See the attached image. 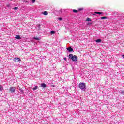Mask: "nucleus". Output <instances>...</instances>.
I'll return each instance as SVG.
<instances>
[{"label": "nucleus", "mask_w": 124, "mask_h": 124, "mask_svg": "<svg viewBox=\"0 0 124 124\" xmlns=\"http://www.w3.org/2000/svg\"><path fill=\"white\" fill-rule=\"evenodd\" d=\"M13 61L15 62H21V59L18 58V57H16L14 58L13 59Z\"/></svg>", "instance_id": "obj_4"}, {"label": "nucleus", "mask_w": 124, "mask_h": 124, "mask_svg": "<svg viewBox=\"0 0 124 124\" xmlns=\"http://www.w3.org/2000/svg\"><path fill=\"white\" fill-rule=\"evenodd\" d=\"M43 14H44V15H48V12L47 11H44L43 13Z\"/></svg>", "instance_id": "obj_11"}, {"label": "nucleus", "mask_w": 124, "mask_h": 124, "mask_svg": "<svg viewBox=\"0 0 124 124\" xmlns=\"http://www.w3.org/2000/svg\"><path fill=\"white\" fill-rule=\"evenodd\" d=\"M13 9H14V10H17V9H18V7H16L14 8Z\"/></svg>", "instance_id": "obj_19"}, {"label": "nucleus", "mask_w": 124, "mask_h": 124, "mask_svg": "<svg viewBox=\"0 0 124 124\" xmlns=\"http://www.w3.org/2000/svg\"><path fill=\"white\" fill-rule=\"evenodd\" d=\"M59 20H60V21H61V20H62V18H59Z\"/></svg>", "instance_id": "obj_23"}, {"label": "nucleus", "mask_w": 124, "mask_h": 124, "mask_svg": "<svg viewBox=\"0 0 124 124\" xmlns=\"http://www.w3.org/2000/svg\"><path fill=\"white\" fill-rule=\"evenodd\" d=\"M73 12H74L75 13H77V12H78V10H75V9H73Z\"/></svg>", "instance_id": "obj_15"}, {"label": "nucleus", "mask_w": 124, "mask_h": 124, "mask_svg": "<svg viewBox=\"0 0 124 124\" xmlns=\"http://www.w3.org/2000/svg\"><path fill=\"white\" fill-rule=\"evenodd\" d=\"M86 21H87V22H91L92 21V19L87 18Z\"/></svg>", "instance_id": "obj_14"}, {"label": "nucleus", "mask_w": 124, "mask_h": 124, "mask_svg": "<svg viewBox=\"0 0 124 124\" xmlns=\"http://www.w3.org/2000/svg\"><path fill=\"white\" fill-rule=\"evenodd\" d=\"M40 87L41 88H45L46 87V84L45 83H41Z\"/></svg>", "instance_id": "obj_6"}, {"label": "nucleus", "mask_w": 124, "mask_h": 124, "mask_svg": "<svg viewBox=\"0 0 124 124\" xmlns=\"http://www.w3.org/2000/svg\"><path fill=\"white\" fill-rule=\"evenodd\" d=\"M69 58L70 60H72L73 62H77V61H78V57H77L76 55H73L72 54L69 55Z\"/></svg>", "instance_id": "obj_1"}, {"label": "nucleus", "mask_w": 124, "mask_h": 124, "mask_svg": "<svg viewBox=\"0 0 124 124\" xmlns=\"http://www.w3.org/2000/svg\"><path fill=\"white\" fill-rule=\"evenodd\" d=\"M119 93L120 94H123L124 95V90H120Z\"/></svg>", "instance_id": "obj_8"}, {"label": "nucleus", "mask_w": 124, "mask_h": 124, "mask_svg": "<svg viewBox=\"0 0 124 124\" xmlns=\"http://www.w3.org/2000/svg\"><path fill=\"white\" fill-rule=\"evenodd\" d=\"M34 39H35V40H39V38L36 37H34Z\"/></svg>", "instance_id": "obj_20"}, {"label": "nucleus", "mask_w": 124, "mask_h": 124, "mask_svg": "<svg viewBox=\"0 0 124 124\" xmlns=\"http://www.w3.org/2000/svg\"><path fill=\"white\" fill-rule=\"evenodd\" d=\"M95 14H99V15L102 14V12H95Z\"/></svg>", "instance_id": "obj_10"}, {"label": "nucleus", "mask_w": 124, "mask_h": 124, "mask_svg": "<svg viewBox=\"0 0 124 124\" xmlns=\"http://www.w3.org/2000/svg\"><path fill=\"white\" fill-rule=\"evenodd\" d=\"M50 33H51V34H55V31H51Z\"/></svg>", "instance_id": "obj_18"}, {"label": "nucleus", "mask_w": 124, "mask_h": 124, "mask_svg": "<svg viewBox=\"0 0 124 124\" xmlns=\"http://www.w3.org/2000/svg\"><path fill=\"white\" fill-rule=\"evenodd\" d=\"M16 89L15 87H10V91L11 93H14L16 91Z\"/></svg>", "instance_id": "obj_3"}, {"label": "nucleus", "mask_w": 124, "mask_h": 124, "mask_svg": "<svg viewBox=\"0 0 124 124\" xmlns=\"http://www.w3.org/2000/svg\"><path fill=\"white\" fill-rule=\"evenodd\" d=\"M16 39H21V37L19 35H16Z\"/></svg>", "instance_id": "obj_9"}, {"label": "nucleus", "mask_w": 124, "mask_h": 124, "mask_svg": "<svg viewBox=\"0 0 124 124\" xmlns=\"http://www.w3.org/2000/svg\"><path fill=\"white\" fill-rule=\"evenodd\" d=\"M79 87L81 91H84L86 88V84H85V83H80L79 84Z\"/></svg>", "instance_id": "obj_2"}, {"label": "nucleus", "mask_w": 124, "mask_h": 124, "mask_svg": "<svg viewBox=\"0 0 124 124\" xmlns=\"http://www.w3.org/2000/svg\"><path fill=\"white\" fill-rule=\"evenodd\" d=\"M37 89H38V86H36L33 88V91H35V90H37Z\"/></svg>", "instance_id": "obj_12"}, {"label": "nucleus", "mask_w": 124, "mask_h": 124, "mask_svg": "<svg viewBox=\"0 0 124 124\" xmlns=\"http://www.w3.org/2000/svg\"><path fill=\"white\" fill-rule=\"evenodd\" d=\"M81 10H83V8H79L78 9V11H81Z\"/></svg>", "instance_id": "obj_21"}, {"label": "nucleus", "mask_w": 124, "mask_h": 124, "mask_svg": "<svg viewBox=\"0 0 124 124\" xmlns=\"http://www.w3.org/2000/svg\"><path fill=\"white\" fill-rule=\"evenodd\" d=\"M3 90V87L1 85H0V91H2Z\"/></svg>", "instance_id": "obj_16"}, {"label": "nucleus", "mask_w": 124, "mask_h": 124, "mask_svg": "<svg viewBox=\"0 0 124 124\" xmlns=\"http://www.w3.org/2000/svg\"><path fill=\"white\" fill-rule=\"evenodd\" d=\"M19 91H20V92H21V93H24L23 89L21 88H19Z\"/></svg>", "instance_id": "obj_17"}, {"label": "nucleus", "mask_w": 124, "mask_h": 124, "mask_svg": "<svg viewBox=\"0 0 124 124\" xmlns=\"http://www.w3.org/2000/svg\"><path fill=\"white\" fill-rule=\"evenodd\" d=\"M32 3H34L35 2V0H32Z\"/></svg>", "instance_id": "obj_22"}, {"label": "nucleus", "mask_w": 124, "mask_h": 124, "mask_svg": "<svg viewBox=\"0 0 124 124\" xmlns=\"http://www.w3.org/2000/svg\"><path fill=\"white\" fill-rule=\"evenodd\" d=\"M67 50L69 51V52H72V51H73V49L71 48V47L70 46H69L68 48H67Z\"/></svg>", "instance_id": "obj_5"}, {"label": "nucleus", "mask_w": 124, "mask_h": 124, "mask_svg": "<svg viewBox=\"0 0 124 124\" xmlns=\"http://www.w3.org/2000/svg\"><path fill=\"white\" fill-rule=\"evenodd\" d=\"M63 60H64V61H66V58H64Z\"/></svg>", "instance_id": "obj_24"}, {"label": "nucleus", "mask_w": 124, "mask_h": 124, "mask_svg": "<svg viewBox=\"0 0 124 124\" xmlns=\"http://www.w3.org/2000/svg\"><path fill=\"white\" fill-rule=\"evenodd\" d=\"M105 19H107V17L105 16H103L101 17V20H105Z\"/></svg>", "instance_id": "obj_13"}, {"label": "nucleus", "mask_w": 124, "mask_h": 124, "mask_svg": "<svg viewBox=\"0 0 124 124\" xmlns=\"http://www.w3.org/2000/svg\"><path fill=\"white\" fill-rule=\"evenodd\" d=\"M123 58H124V55H123Z\"/></svg>", "instance_id": "obj_25"}, {"label": "nucleus", "mask_w": 124, "mask_h": 124, "mask_svg": "<svg viewBox=\"0 0 124 124\" xmlns=\"http://www.w3.org/2000/svg\"><path fill=\"white\" fill-rule=\"evenodd\" d=\"M95 42H97V43H100V42H101V39H98L95 40Z\"/></svg>", "instance_id": "obj_7"}]
</instances>
